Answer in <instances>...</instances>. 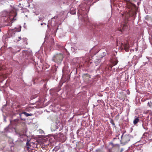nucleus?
<instances>
[{
    "label": "nucleus",
    "instance_id": "obj_1",
    "mask_svg": "<svg viewBox=\"0 0 152 152\" xmlns=\"http://www.w3.org/2000/svg\"><path fill=\"white\" fill-rule=\"evenodd\" d=\"M16 12L15 10L13 8L12 10L9 13H7V16H9L10 19L12 21V23L13 22V21L15 20V17L16 16Z\"/></svg>",
    "mask_w": 152,
    "mask_h": 152
},
{
    "label": "nucleus",
    "instance_id": "obj_2",
    "mask_svg": "<svg viewBox=\"0 0 152 152\" xmlns=\"http://www.w3.org/2000/svg\"><path fill=\"white\" fill-rule=\"evenodd\" d=\"M130 136L129 135H125L124 134L121 136V142L124 145L130 141Z\"/></svg>",
    "mask_w": 152,
    "mask_h": 152
},
{
    "label": "nucleus",
    "instance_id": "obj_3",
    "mask_svg": "<svg viewBox=\"0 0 152 152\" xmlns=\"http://www.w3.org/2000/svg\"><path fill=\"white\" fill-rule=\"evenodd\" d=\"M63 58L62 54L60 53L55 55L53 58V60L55 62L58 63H60L62 61Z\"/></svg>",
    "mask_w": 152,
    "mask_h": 152
},
{
    "label": "nucleus",
    "instance_id": "obj_4",
    "mask_svg": "<svg viewBox=\"0 0 152 152\" xmlns=\"http://www.w3.org/2000/svg\"><path fill=\"white\" fill-rule=\"evenodd\" d=\"M123 47H124L126 51L128 52L129 50V44L128 43L125 44L123 45Z\"/></svg>",
    "mask_w": 152,
    "mask_h": 152
},
{
    "label": "nucleus",
    "instance_id": "obj_5",
    "mask_svg": "<svg viewBox=\"0 0 152 152\" xmlns=\"http://www.w3.org/2000/svg\"><path fill=\"white\" fill-rule=\"evenodd\" d=\"M135 119L133 121V124H135L137 123L139 121L138 118L136 116L135 117Z\"/></svg>",
    "mask_w": 152,
    "mask_h": 152
},
{
    "label": "nucleus",
    "instance_id": "obj_6",
    "mask_svg": "<svg viewBox=\"0 0 152 152\" xmlns=\"http://www.w3.org/2000/svg\"><path fill=\"white\" fill-rule=\"evenodd\" d=\"M22 114H24L26 117L31 116L32 115V114L28 113L25 112L22 113Z\"/></svg>",
    "mask_w": 152,
    "mask_h": 152
},
{
    "label": "nucleus",
    "instance_id": "obj_7",
    "mask_svg": "<svg viewBox=\"0 0 152 152\" xmlns=\"http://www.w3.org/2000/svg\"><path fill=\"white\" fill-rule=\"evenodd\" d=\"M29 141H30L28 140H27L26 143V146L28 149L30 148V145L29 144Z\"/></svg>",
    "mask_w": 152,
    "mask_h": 152
},
{
    "label": "nucleus",
    "instance_id": "obj_8",
    "mask_svg": "<svg viewBox=\"0 0 152 152\" xmlns=\"http://www.w3.org/2000/svg\"><path fill=\"white\" fill-rule=\"evenodd\" d=\"M88 19V18L87 17V16L86 15L85 17H83V20L84 21H86Z\"/></svg>",
    "mask_w": 152,
    "mask_h": 152
},
{
    "label": "nucleus",
    "instance_id": "obj_9",
    "mask_svg": "<svg viewBox=\"0 0 152 152\" xmlns=\"http://www.w3.org/2000/svg\"><path fill=\"white\" fill-rule=\"evenodd\" d=\"M118 61L116 59H115V61L113 63V65H115L118 63Z\"/></svg>",
    "mask_w": 152,
    "mask_h": 152
},
{
    "label": "nucleus",
    "instance_id": "obj_10",
    "mask_svg": "<svg viewBox=\"0 0 152 152\" xmlns=\"http://www.w3.org/2000/svg\"><path fill=\"white\" fill-rule=\"evenodd\" d=\"M125 26H124H124H123V27H122V29H120L119 30V31H122V30H124V29H125Z\"/></svg>",
    "mask_w": 152,
    "mask_h": 152
},
{
    "label": "nucleus",
    "instance_id": "obj_11",
    "mask_svg": "<svg viewBox=\"0 0 152 152\" xmlns=\"http://www.w3.org/2000/svg\"><path fill=\"white\" fill-rule=\"evenodd\" d=\"M75 48L74 47H72L71 48V50L72 51H74V50L75 49Z\"/></svg>",
    "mask_w": 152,
    "mask_h": 152
},
{
    "label": "nucleus",
    "instance_id": "obj_12",
    "mask_svg": "<svg viewBox=\"0 0 152 152\" xmlns=\"http://www.w3.org/2000/svg\"><path fill=\"white\" fill-rule=\"evenodd\" d=\"M18 41L20 40L21 39V37H18Z\"/></svg>",
    "mask_w": 152,
    "mask_h": 152
},
{
    "label": "nucleus",
    "instance_id": "obj_13",
    "mask_svg": "<svg viewBox=\"0 0 152 152\" xmlns=\"http://www.w3.org/2000/svg\"><path fill=\"white\" fill-rule=\"evenodd\" d=\"M42 24H43V23H41V25H42Z\"/></svg>",
    "mask_w": 152,
    "mask_h": 152
},
{
    "label": "nucleus",
    "instance_id": "obj_14",
    "mask_svg": "<svg viewBox=\"0 0 152 152\" xmlns=\"http://www.w3.org/2000/svg\"><path fill=\"white\" fill-rule=\"evenodd\" d=\"M78 18H80V16H78Z\"/></svg>",
    "mask_w": 152,
    "mask_h": 152
}]
</instances>
